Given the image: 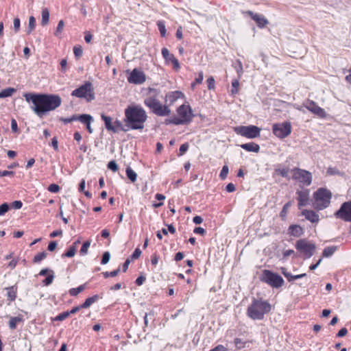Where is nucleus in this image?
Returning <instances> with one entry per match:
<instances>
[{
    "label": "nucleus",
    "mask_w": 351,
    "mask_h": 351,
    "mask_svg": "<svg viewBox=\"0 0 351 351\" xmlns=\"http://www.w3.org/2000/svg\"><path fill=\"white\" fill-rule=\"evenodd\" d=\"M23 96L30 104V109L40 118L58 108L62 103L60 97L55 94L27 93Z\"/></svg>",
    "instance_id": "obj_1"
},
{
    "label": "nucleus",
    "mask_w": 351,
    "mask_h": 351,
    "mask_svg": "<svg viewBox=\"0 0 351 351\" xmlns=\"http://www.w3.org/2000/svg\"><path fill=\"white\" fill-rule=\"evenodd\" d=\"M54 272L51 271V274H49L43 280V283L45 286L50 285L54 279Z\"/></svg>",
    "instance_id": "obj_36"
},
{
    "label": "nucleus",
    "mask_w": 351,
    "mask_h": 351,
    "mask_svg": "<svg viewBox=\"0 0 351 351\" xmlns=\"http://www.w3.org/2000/svg\"><path fill=\"white\" fill-rule=\"evenodd\" d=\"M275 171L283 178H288L289 176L288 169H276Z\"/></svg>",
    "instance_id": "obj_51"
},
{
    "label": "nucleus",
    "mask_w": 351,
    "mask_h": 351,
    "mask_svg": "<svg viewBox=\"0 0 351 351\" xmlns=\"http://www.w3.org/2000/svg\"><path fill=\"white\" fill-rule=\"evenodd\" d=\"M177 112L186 124H189L194 117L192 109L189 105L182 104L177 108Z\"/></svg>",
    "instance_id": "obj_11"
},
{
    "label": "nucleus",
    "mask_w": 351,
    "mask_h": 351,
    "mask_svg": "<svg viewBox=\"0 0 351 351\" xmlns=\"http://www.w3.org/2000/svg\"><path fill=\"white\" fill-rule=\"evenodd\" d=\"M141 250L137 247L134 250V251L133 252V253L132 254V255L130 256V258L132 260H135V259H137L139 258V256H141Z\"/></svg>",
    "instance_id": "obj_56"
},
{
    "label": "nucleus",
    "mask_w": 351,
    "mask_h": 351,
    "mask_svg": "<svg viewBox=\"0 0 351 351\" xmlns=\"http://www.w3.org/2000/svg\"><path fill=\"white\" fill-rule=\"evenodd\" d=\"M75 119V118H74L73 115L71 117H68V118L60 117L59 121L64 123V124H67V123L74 121Z\"/></svg>",
    "instance_id": "obj_59"
},
{
    "label": "nucleus",
    "mask_w": 351,
    "mask_h": 351,
    "mask_svg": "<svg viewBox=\"0 0 351 351\" xmlns=\"http://www.w3.org/2000/svg\"><path fill=\"white\" fill-rule=\"evenodd\" d=\"M296 193L298 195V208L300 209L302 207L306 206L308 204L309 199V190L305 189L303 191H298Z\"/></svg>",
    "instance_id": "obj_17"
},
{
    "label": "nucleus",
    "mask_w": 351,
    "mask_h": 351,
    "mask_svg": "<svg viewBox=\"0 0 351 351\" xmlns=\"http://www.w3.org/2000/svg\"><path fill=\"white\" fill-rule=\"evenodd\" d=\"M71 95L77 98L88 99V81H85L81 86L73 90Z\"/></svg>",
    "instance_id": "obj_16"
},
{
    "label": "nucleus",
    "mask_w": 351,
    "mask_h": 351,
    "mask_svg": "<svg viewBox=\"0 0 351 351\" xmlns=\"http://www.w3.org/2000/svg\"><path fill=\"white\" fill-rule=\"evenodd\" d=\"M145 280H146L145 277L144 276L141 275V276H139L136 279V280H135V283H136V285H138V286H141V285H142L144 283V282L145 281Z\"/></svg>",
    "instance_id": "obj_61"
},
{
    "label": "nucleus",
    "mask_w": 351,
    "mask_h": 351,
    "mask_svg": "<svg viewBox=\"0 0 351 351\" xmlns=\"http://www.w3.org/2000/svg\"><path fill=\"white\" fill-rule=\"evenodd\" d=\"M110 258V252L108 251L104 252V254L102 255L101 260V264H102V265L107 264L109 262Z\"/></svg>",
    "instance_id": "obj_46"
},
{
    "label": "nucleus",
    "mask_w": 351,
    "mask_h": 351,
    "mask_svg": "<svg viewBox=\"0 0 351 351\" xmlns=\"http://www.w3.org/2000/svg\"><path fill=\"white\" fill-rule=\"evenodd\" d=\"M123 119L125 126L133 130H142L147 119V114L145 109L136 104L129 105L124 110Z\"/></svg>",
    "instance_id": "obj_2"
},
{
    "label": "nucleus",
    "mask_w": 351,
    "mask_h": 351,
    "mask_svg": "<svg viewBox=\"0 0 351 351\" xmlns=\"http://www.w3.org/2000/svg\"><path fill=\"white\" fill-rule=\"evenodd\" d=\"M120 271H121V269H120V267H119L117 269H116L112 271L102 272V274L105 278H108L110 277H115L119 274Z\"/></svg>",
    "instance_id": "obj_33"
},
{
    "label": "nucleus",
    "mask_w": 351,
    "mask_h": 351,
    "mask_svg": "<svg viewBox=\"0 0 351 351\" xmlns=\"http://www.w3.org/2000/svg\"><path fill=\"white\" fill-rule=\"evenodd\" d=\"M88 253V240L84 241L82 247L80 250V254L81 256H85Z\"/></svg>",
    "instance_id": "obj_50"
},
{
    "label": "nucleus",
    "mask_w": 351,
    "mask_h": 351,
    "mask_svg": "<svg viewBox=\"0 0 351 351\" xmlns=\"http://www.w3.org/2000/svg\"><path fill=\"white\" fill-rule=\"evenodd\" d=\"M234 131L247 138H255L261 135V128L253 125L237 126L234 128Z\"/></svg>",
    "instance_id": "obj_7"
},
{
    "label": "nucleus",
    "mask_w": 351,
    "mask_h": 351,
    "mask_svg": "<svg viewBox=\"0 0 351 351\" xmlns=\"http://www.w3.org/2000/svg\"><path fill=\"white\" fill-rule=\"evenodd\" d=\"M240 147L250 152L258 153L260 151V146L254 142L241 144Z\"/></svg>",
    "instance_id": "obj_22"
},
{
    "label": "nucleus",
    "mask_w": 351,
    "mask_h": 351,
    "mask_svg": "<svg viewBox=\"0 0 351 351\" xmlns=\"http://www.w3.org/2000/svg\"><path fill=\"white\" fill-rule=\"evenodd\" d=\"M327 173L329 175H341V172L336 168L328 167L327 169Z\"/></svg>",
    "instance_id": "obj_58"
},
{
    "label": "nucleus",
    "mask_w": 351,
    "mask_h": 351,
    "mask_svg": "<svg viewBox=\"0 0 351 351\" xmlns=\"http://www.w3.org/2000/svg\"><path fill=\"white\" fill-rule=\"evenodd\" d=\"M73 117L75 118V121H80L84 124L88 130V114H73Z\"/></svg>",
    "instance_id": "obj_30"
},
{
    "label": "nucleus",
    "mask_w": 351,
    "mask_h": 351,
    "mask_svg": "<svg viewBox=\"0 0 351 351\" xmlns=\"http://www.w3.org/2000/svg\"><path fill=\"white\" fill-rule=\"evenodd\" d=\"M291 124L289 121L274 123L272 125L274 134L279 138H285L291 132Z\"/></svg>",
    "instance_id": "obj_9"
},
{
    "label": "nucleus",
    "mask_w": 351,
    "mask_h": 351,
    "mask_svg": "<svg viewBox=\"0 0 351 351\" xmlns=\"http://www.w3.org/2000/svg\"><path fill=\"white\" fill-rule=\"evenodd\" d=\"M169 62L173 64L174 69H180V66L179 61L178 60V59H176L175 58V56H171V59L170 60Z\"/></svg>",
    "instance_id": "obj_60"
},
{
    "label": "nucleus",
    "mask_w": 351,
    "mask_h": 351,
    "mask_svg": "<svg viewBox=\"0 0 351 351\" xmlns=\"http://www.w3.org/2000/svg\"><path fill=\"white\" fill-rule=\"evenodd\" d=\"M87 282L76 287V288H72L69 290V294L72 296H75L78 293H81L83 290L85 289Z\"/></svg>",
    "instance_id": "obj_31"
},
{
    "label": "nucleus",
    "mask_w": 351,
    "mask_h": 351,
    "mask_svg": "<svg viewBox=\"0 0 351 351\" xmlns=\"http://www.w3.org/2000/svg\"><path fill=\"white\" fill-rule=\"evenodd\" d=\"M73 53L75 58H79L82 56V48L80 45H76L73 47Z\"/></svg>",
    "instance_id": "obj_49"
},
{
    "label": "nucleus",
    "mask_w": 351,
    "mask_h": 351,
    "mask_svg": "<svg viewBox=\"0 0 351 351\" xmlns=\"http://www.w3.org/2000/svg\"><path fill=\"white\" fill-rule=\"evenodd\" d=\"M334 215L337 219L351 222V200L343 202Z\"/></svg>",
    "instance_id": "obj_10"
},
{
    "label": "nucleus",
    "mask_w": 351,
    "mask_h": 351,
    "mask_svg": "<svg viewBox=\"0 0 351 351\" xmlns=\"http://www.w3.org/2000/svg\"><path fill=\"white\" fill-rule=\"evenodd\" d=\"M261 280L273 288H280L284 285V280L278 274L265 269Z\"/></svg>",
    "instance_id": "obj_6"
},
{
    "label": "nucleus",
    "mask_w": 351,
    "mask_h": 351,
    "mask_svg": "<svg viewBox=\"0 0 351 351\" xmlns=\"http://www.w3.org/2000/svg\"><path fill=\"white\" fill-rule=\"evenodd\" d=\"M302 215L304 216L306 219L311 223H318L319 221V215L312 210L304 209L302 211Z\"/></svg>",
    "instance_id": "obj_18"
},
{
    "label": "nucleus",
    "mask_w": 351,
    "mask_h": 351,
    "mask_svg": "<svg viewBox=\"0 0 351 351\" xmlns=\"http://www.w3.org/2000/svg\"><path fill=\"white\" fill-rule=\"evenodd\" d=\"M47 256V253L45 251L40 252L34 256V263H38L43 259H45Z\"/></svg>",
    "instance_id": "obj_35"
},
{
    "label": "nucleus",
    "mask_w": 351,
    "mask_h": 351,
    "mask_svg": "<svg viewBox=\"0 0 351 351\" xmlns=\"http://www.w3.org/2000/svg\"><path fill=\"white\" fill-rule=\"evenodd\" d=\"M305 107L309 111H311V112L321 118H324L326 115L325 110L319 106H317L316 103L313 101H308L305 104Z\"/></svg>",
    "instance_id": "obj_14"
},
{
    "label": "nucleus",
    "mask_w": 351,
    "mask_h": 351,
    "mask_svg": "<svg viewBox=\"0 0 351 351\" xmlns=\"http://www.w3.org/2000/svg\"><path fill=\"white\" fill-rule=\"evenodd\" d=\"M114 126L116 127V128L119 130H122L123 132H127L130 129H128V128H127V126H125V124L123 125L121 123V121L117 119L114 122Z\"/></svg>",
    "instance_id": "obj_39"
},
{
    "label": "nucleus",
    "mask_w": 351,
    "mask_h": 351,
    "mask_svg": "<svg viewBox=\"0 0 351 351\" xmlns=\"http://www.w3.org/2000/svg\"><path fill=\"white\" fill-rule=\"evenodd\" d=\"M7 297L10 302H13L16 298L17 287L16 285L7 287Z\"/></svg>",
    "instance_id": "obj_23"
},
{
    "label": "nucleus",
    "mask_w": 351,
    "mask_h": 351,
    "mask_svg": "<svg viewBox=\"0 0 351 351\" xmlns=\"http://www.w3.org/2000/svg\"><path fill=\"white\" fill-rule=\"evenodd\" d=\"M337 249V246H328L325 247L322 252V256L326 258L331 256L335 252Z\"/></svg>",
    "instance_id": "obj_28"
},
{
    "label": "nucleus",
    "mask_w": 351,
    "mask_h": 351,
    "mask_svg": "<svg viewBox=\"0 0 351 351\" xmlns=\"http://www.w3.org/2000/svg\"><path fill=\"white\" fill-rule=\"evenodd\" d=\"M15 92L16 89L12 87L4 88L0 92V98H6L11 97Z\"/></svg>",
    "instance_id": "obj_24"
},
{
    "label": "nucleus",
    "mask_w": 351,
    "mask_h": 351,
    "mask_svg": "<svg viewBox=\"0 0 351 351\" xmlns=\"http://www.w3.org/2000/svg\"><path fill=\"white\" fill-rule=\"evenodd\" d=\"M296 250L305 256V258H311L316 249V245L310 243L305 239H301L296 241L295 244Z\"/></svg>",
    "instance_id": "obj_8"
},
{
    "label": "nucleus",
    "mask_w": 351,
    "mask_h": 351,
    "mask_svg": "<svg viewBox=\"0 0 351 351\" xmlns=\"http://www.w3.org/2000/svg\"><path fill=\"white\" fill-rule=\"evenodd\" d=\"M76 252L75 245H71L69 250L64 254H62V258L68 257L71 258L75 256Z\"/></svg>",
    "instance_id": "obj_32"
},
{
    "label": "nucleus",
    "mask_w": 351,
    "mask_h": 351,
    "mask_svg": "<svg viewBox=\"0 0 351 351\" xmlns=\"http://www.w3.org/2000/svg\"><path fill=\"white\" fill-rule=\"evenodd\" d=\"M172 124L178 125H187L181 117H173L172 118Z\"/></svg>",
    "instance_id": "obj_54"
},
{
    "label": "nucleus",
    "mask_w": 351,
    "mask_h": 351,
    "mask_svg": "<svg viewBox=\"0 0 351 351\" xmlns=\"http://www.w3.org/2000/svg\"><path fill=\"white\" fill-rule=\"evenodd\" d=\"M60 188L57 184H51L48 187V191L51 193H58Z\"/></svg>",
    "instance_id": "obj_55"
},
{
    "label": "nucleus",
    "mask_w": 351,
    "mask_h": 351,
    "mask_svg": "<svg viewBox=\"0 0 351 351\" xmlns=\"http://www.w3.org/2000/svg\"><path fill=\"white\" fill-rule=\"evenodd\" d=\"M146 80V76L143 71L135 68L128 77V81L134 84H142Z\"/></svg>",
    "instance_id": "obj_12"
},
{
    "label": "nucleus",
    "mask_w": 351,
    "mask_h": 351,
    "mask_svg": "<svg viewBox=\"0 0 351 351\" xmlns=\"http://www.w3.org/2000/svg\"><path fill=\"white\" fill-rule=\"evenodd\" d=\"M14 29L15 33H17L20 30L21 27V20L19 18L16 17L13 21Z\"/></svg>",
    "instance_id": "obj_53"
},
{
    "label": "nucleus",
    "mask_w": 351,
    "mask_h": 351,
    "mask_svg": "<svg viewBox=\"0 0 351 351\" xmlns=\"http://www.w3.org/2000/svg\"><path fill=\"white\" fill-rule=\"evenodd\" d=\"M291 205H292V202L289 201L283 206L282 209L280 213V217L282 219V220L286 219L289 209L290 208Z\"/></svg>",
    "instance_id": "obj_27"
},
{
    "label": "nucleus",
    "mask_w": 351,
    "mask_h": 351,
    "mask_svg": "<svg viewBox=\"0 0 351 351\" xmlns=\"http://www.w3.org/2000/svg\"><path fill=\"white\" fill-rule=\"evenodd\" d=\"M144 104L149 108L150 111L159 117L169 116L171 109L169 106L163 105L154 96H149L144 99Z\"/></svg>",
    "instance_id": "obj_4"
},
{
    "label": "nucleus",
    "mask_w": 351,
    "mask_h": 351,
    "mask_svg": "<svg viewBox=\"0 0 351 351\" xmlns=\"http://www.w3.org/2000/svg\"><path fill=\"white\" fill-rule=\"evenodd\" d=\"M304 229L300 226L292 224L289 227L288 234L294 237H300L304 234Z\"/></svg>",
    "instance_id": "obj_19"
},
{
    "label": "nucleus",
    "mask_w": 351,
    "mask_h": 351,
    "mask_svg": "<svg viewBox=\"0 0 351 351\" xmlns=\"http://www.w3.org/2000/svg\"><path fill=\"white\" fill-rule=\"evenodd\" d=\"M86 188V180L84 179H82L78 186V191L80 192H83L86 197H88V191L85 190Z\"/></svg>",
    "instance_id": "obj_43"
},
{
    "label": "nucleus",
    "mask_w": 351,
    "mask_h": 351,
    "mask_svg": "<svg viewBox=\"0 0 351 351\" xmlns=\"http://www.w3.org/2000/svg\"><path fill=\"white\" fill-rule=\"evenodd\" d=\"M57 245L58 244H57V242L56 241H52L49 242V243L48 245V247H47V250L49 252H53L56 248Z\"/></svg>",
    "instance_id": "obj_63"
},
{
    "label": "nucleus",
    "mask_w": 351,
    "mask_h": 351,
    "mask_svg": "<svg viewBox=\"0 0 351 351\" xmlns=\"http://www.w3.org/2000/svg\"><path fill=\"white\" fill-rule=\"evenodd\" d=\"M189 147V145L188 143L182 144L179 149L178 156H182L183 154H184L188 151Z\"/></svg>",
    "instance_id": "obj_48"
},
{
    "label": "nucleus",
    "mask_w": 351,
    "mask_h": 351,
    "mask_svg": "<svg viewBox=\"0 0 351 351\" xmlns=\"http://www.w3.org/2000/svg\"><path fill=\"white\" fill-rule=\"evenodd\" d=\"M208 88L209 90L213 89L215 88V80L213 76L208 77L206 80Z\"/></svg>",
    "instance_id": "obj_57"
},
{
    "label": "nucleus",
    "mask_w": 351,
    "mask_h": 351,
    "mask_svg": "<svg viewBox=\"0 0 351 351\" xmlns=\"http://www.w3.org/2000/svg\"><path fill=\"white\" fill-rule=\"evenodd\" d=\"M64 25V23L63 20H60L58 23V26L56 27V32L54 33L56 36H59L58 34L62 32Z\"/></svg>",
    "instance_id": "obj_52"
},
{
    "label": "nucleus",
    "mask_w": 351,
    "mask_h": 351,
    "mask_svg": "<svg viewBox=\"0 0 351 351\" xmlns=\"http://www.w3.org/2000/svg\"><path fill=\"white\" fill-rule=\"evenodd\" d=\"M70 315V313L69 311H64L60 314H58L57 316L55 317L53 320L55 321H63L67 317H69Z\"/></svg>",
    "instance_id": "obj_41"
},
{
    "label": "nucleus",
    "mask_w": 351,
    "mask_h": 351,
    "mask_svg": "<svg viewBox=\"0 0 351 351\" xmlns=\"http://www.w3.org/2000/svg\"><path fill=\"white\" fill-rule=\"evenodd\" d=\"M246 14L251 16V18L256 22V25L260 28L265 27L269 23L267 19L261 14L254 13L252 11L250 10L247 11Z\"/></svg>",
    "instance_id": "obj_15"
},
{
    "label": "nucleus",
    "mask_w": 351,
    "mask_h": 351,
    "mask_svg": "<svg viewBox=\"0 0 351 351\" xmlns=\"http://www.w3.org/2000/svg\"><path fill=\"white\" fill-rule=\"evenodd\" d=\"M234 342L237 349L238 350L243 349L245 347L246 342L240 338H235Z\"/></svg>",
    "instance_id": "obj_40"
},
{
    "label": "nucleus",
    "mask_w": 351,
    "mask_h": 351,
    "mask_svg": "<svg viewBox=\"0 0 351 351\" xmlns=\"http://www.w3.org/2000/svg\"><path fill=\"white\" fill-rule=\"evenodd\" d=\"M294 171H295L293 176L294 179L298 180L300 182H302L306 186H309L311 184L312 175L309 171L298 168L295 169Z\"/></svg>",
    "instance_id": "obj_13"
},
{
    "label": "nucleus",
    "mask_w": 351,
    "mask_h": 351,
    "mask_svg": "<svg viewBox=\"0 0 351 351\" xmlns=\"http://www.w3.org/2000/svg\"><path fill=\"white\" fill-rule=\"evenodd\" d=\"M127 178L132 182H134L137 178L136 173L130 167H128L125 170Z\"/></svg>",
    "instance_id": "obj_29"
},
{
    "label": "nucleus",
    "mask_w": 351,
    "mask_h": 351,
    "mask_svg": "<svg viewBox=\"0 0 351 351\" xmlns=\"http://www.w3.org/2000/svg\"><path fill=\"white\" fill-rule=\"evenodd\" d=\"M49 21V11L48 8H43L42 9V20H41V25L43 26H45L48 24Z\"/></svg>",
    "instance_id": "obj_26"
},
{
    "label": "nucleus",
    "mask_w": 351,
    "mask_h": 351,
    "mask_svg": "<svg viewBox=\"0 0 351 351\" xmlns=\"http://www.w3.org/2000/svg\"><path fill=\"white\" fill-rule=\"evenodd\" d=\"M157 26L158 28V30L160 31V36L162 37H165L166 36V28L165 25L163 21H158L157 22Z\"/></svg>",
    "instance_id": "obj_38"
},
{
    "label": "nucleus",
    "mask_w": 351,
    "mask_h": 351,
    "mask_svg": "<svg viewBox=\"0 0 351 351\" xmlns=\"http://www.w3.org/2000/svg\"><path fill=\"white\" fill-rule=\"evenodd\" d=\"M12 206L14 209H20L23 206V203L21 200H15L12 203Z\"/></svg>",
    "instance_id": "obj_62"
},
{
    "label": "nucleus",
    "mask_w": 351,
    "mask_h": 351,
    "mask_svg": "<svg viewBox=\"0 0 351 351\" xmlns=\"http://www.w3.org/2000/svg\"><path fill=\"white\" fill-rule=\"evenodd\" d=\"M108 169L112 171L113 172H116L119 167L115 160H110L107 165Z\"/></svg>",
    "instance_id": "obj_47"
},
{
    "label": "nucleus",
    "mask_w": 351,
    "mask_h": 351,
    "mask_svg": "<svg viewBox=\"0 0 351 351\" xmlns=\"http://www.w3.org/2000/svg\"><path fill=\"white\" fill-rule=\"evenodd\" d=\"M184 95L181 91L176 90L169 92L166 95V99L169 101V105H171L176 101L179 98H184Z\"/></svg>",
    "instance_id": "obj_20"
},
{
    "label": "nucleus",
    "mask_w": 351,
    "mask_h": 351,
    "mask_svg": "<svg viewBox=\"0 0 351 351\" xmlns=\"http://www.w3.org/2000/svg\"><path fill=\"white\" fill-rule=\"evenodd\" d=\"M23 322L22 316L12 317L9 321V327L11 330H14L16 328L17 324Z\"/></svg>",
    "instance_id": "obj_25"
},
{
    "label": "nucleus",
    "mask_w": 351,
    "mask_h": 351,
    "mask_svg": "<svg viewBox=\"0 0 351 351\" xmlns=\"http://www.w3.org/2000/svg\"><path fill=\"white\" fill-rule=\"evenodd\" d=\"M101 119L104 122L106 129L108 131H111L113 133H117L118 130L114 126V123L112 122V118L105 114H101Z\"/></svg>",
    "instance_id": "obj_21"
},
{
    "label": "nucleus",
    "mask_w": 351,
    "mask_h": 351,
    "mask_svg": "<svg viewBox=\"0 0 351 351\" xmlns=\"http://www.w3.org/2000/svg\"><path fill=\"white\" fill-rule=\"evenodd\" d=\"M239 79H234L232 81V89H231V94L235 95L237 94L239 92Z\"/></svg>",
    "instance_id": "obj_37"
},
{
    "label": "nucleus",
    "mask_w": 351,
    "mask_h": 351,
    "mask_svg": "<svg viewBox=\"0 0 351 351\" xmlns=\"http://www.w3.org/2000/svg\"><path fill=\"white\" fill-rule=\"evenodd\" d=\"M271 310V306L267 300L253 298L252 303L247 308L246 314L252 320H263L265 315L268 314Z\"/></svg>",
    "instance_id": "obj_3"
},
{
    "label": "nucleus",
    "mask_w": 351,
    "mask_h": 351,
    "mask_svg": "<svg viewBox=\"0 0 351 351\" xmlns=\"http://www.w3.org/2000/svg\"><path fill=\"white\" fill-rule=\"evenodd\" d=\"M332 193L326 188H319L313 193V206L315 209L321 210L327 208L330 203Z\"/></svg>",
    "instance_id": "obj_5"
},
{
    "label": "nucleus",
    "mask_w": 351,
    "mask_h": 351,
    "mask_svg": "<svg viewBox=\"0 0 351 351\" xmlns=\"http://www.w3.org/2000/svg\"><path fill=\"white\" fill-rule=\"evenodd\" d=\"M162 56L163 58L165 60L166 62H169L170 60L171 59V56H174L173 54L170 53L169 51L165 48L163 47L161 51Z\"/></svg>",
    "instance_id": "obj_34"
},
{
    "label": "nucleus",
    "mask_w": 351,
    "mask_h": 351,
    "mask_svg": "<svg viewBox=\"0 0 351 351\" xmlns=\"http://www.w3.org/2000/svg\"><path fill=\"white\" fill-rule=\"evenodd\" d=\"M237 65H235L234 66L235 69H236V71L238 74V76H239V78L241 77V74L243 73V65H242V63L239 60H237Z\"/></svg>",
    "instance_id": "obj_44"
},
{
    "label": "nucleus",
    "mask_w": 351,
    "mask_h": 351,
    "mask_svg": "<svg viewBox=\"0 0 351 351\" xmlns=\"http://www.w3.org/2000/svg\"><path fill=\"white\" fill-rule=\"evenodd\" d=\"M10 206L8 203L4 202L0 205V216L4 215L9 210Z\"/></svg>",
    "instance_id": "obj_42"
},
{
    "label": "nucleus",
    "mask_w": 351,
    "mask_h": 351,
    "mask_svg": "<svg viewBox=\"0 0 351 351\" xmlns=\"http://www.w3.org/2000/svg\"><path fill=\"white\" fill-rule=\"evenodd\" d=\"M210 351H227V348H225L223 345H218L214 348L211 349Z\"/></svg>",
    "instance_id": "obj_64"
},
{
    "label": "nucleus",
    "mask_w": 351,
    "mask_h": 351,
    "mask_svg": "<svg viewBox=\"0 0 351 351\" xmlns=\"http://www.w3.org/2000/svg\"><path fill=\"white\" fill-rule=\"evenodd\" d=\"M229 168L227 165H224L219 173V177L221 180H225L227 178V176L228 174Z\"/></svg>",
    "instance_id": "obj_45"
}]
</instances>
